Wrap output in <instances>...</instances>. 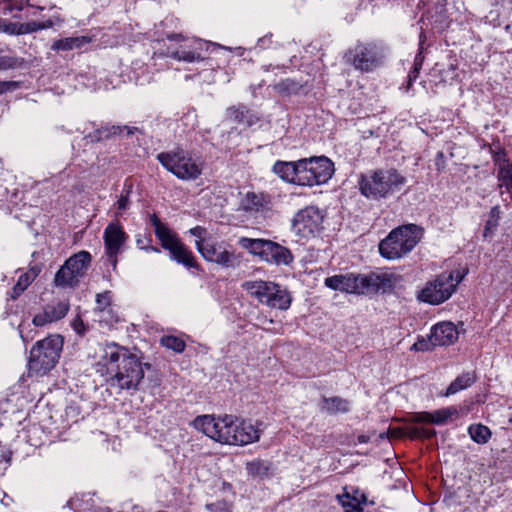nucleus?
<instances>
[{
  "label": "nucleus",
  "instance_id": "1",
  "mask_svg": "<svg viewBox=\"0 0 512 512\" xmlns=\"http://www.w3.org/2000/svg\"><path fill=\"white\" fill-rule=\"evenodd\" d=\"M262 425V422L253 424L233 415L218 418L213 415H201L193 421L196 430L214 441L240 446L258 441L263 432Z\"/></svg>",
  "mask_w": 512,
  "mask_h": 512
},
{
  "label": "nucleus",
  "instance_id": "2",
  "mask_svg": "<svg viewBox=\"0 0 512 512\" xmlns=\"http://www.w3.org/2000/svg\"><path fill=\"white\" fill-rule=\"evenodd\" d=\"M406 183V178L396 169H378L362 174L358 181L362 195L378 200L398 192Z\"/></svg>",
  "mask_w": 512,
  "mask_h": 512
},
{
  "label": "nucleus",
  "instance_id": "3",
  "mask_svg": "<svg viewBox=\"0 0 512 512\" xmlns=\"http://www.w3.org/2000/svg\"><path fill=\"white\" fill-rule=\"evenodd\" d=\"M63 337L52 334L35 343L30 351L29 374L43 376L57 364L63 348Z\"/></svg>",
  "mask_w": 512,
  "mask_h": 512
},
{
  "label": "nucleus",
  "instance_id": "4",
  "mask_svg": "<svg viewBox=\"0 0 512 512\" xmlns=\"http://www.w3.org/2000/svg\"><path fill=\"white\" fill-rule=\"evenodd\" d=\"M421 229L414 224L403 225L392 230L379 244V252L388 260L404 257L418 244Z\"/></svg>",
  "mask_w": 512,
  "mask_h": 512
},
{
  "label": "nucleus",
  "instance_id": "5",
  "mask_svg": "<svg viewBox=\"0 0 512 512\" xmlns=\"http://www.w3.org/2000/svg\"><path fill=\"white\" fill-rule=\"evenodd\" d=\"M157 160L180 180H196L202 174L203 162L183 149L161 152Z\"/></svg>",
  "mask_w": 512,
  "mask_h": 512
},
{
  "label": "nucleus",
  "instance_id": "6",
  "mask_svg": "<svg viewBox=\"0 0 512 512\" xmlns=\"http://www.w3.org/2000/svg\"><path fill=\"white\" fill-rule=\"evenodd\" d=\"M150 222L154 227L155 235L159 239L161 246L169 251L172 260L188 268L196 267V261L192 252L181 242L175 232L162 223L155 214L151 216Z\"/></svg>",
  "mask_w": 512,
  "mask_h": 512
},
{
  "label": "nucleus",
  "instance_id": "7",
  "mask_svg": "<svg viewBox=\"0 0 512 512\" xmlns=\"http://www.w3.org/2000/svg\"><path fill=\"white\" fill-rule=\"evenodd\" d=\"M297 185L313 187L327 183L334 174L333 162L325 156L299 159Z\"/></svg>",
  "mask_w": 512,
  "mask_h": 512
},
{
  "label": "nucleus",
  "instance_id": "8",
  "mask_svg": "<svg viewBox=\"0 0 512 512\" xmlns=\"http://www.w3.org/2000/svg\"><path fill=\"white\" fill-rule=\"evenodd\" d=\"M463 277L458 271L443 272L426 283L419 292L418 299L425 303L439 305L452 296Z\"/></svg>",
  "mask_w": 512,
  "mask_h": 512
},
{
  "label": "nucleus",
  "instance_id": "9",
  "mask_svg": "<svg viewBox=\"0 0 512 512\" xmlns=\"http://www.w3.org/2000/svg\"><path fill=\"white\" fill-rule=\"evenodd\" d=\"M243 288L261 303L271 308L287 310L291 304L289 292L280 285L265 281H246Z\"/></svg>",
  "mask_w": 512,
  "mask_h": 512
},
{
  "label": "nucleus",
  "instance_id": "10",
  "mask_svg": "<svg viewBox=\"0 0 512 512\" xmlns=\"http://www.w3.org/2000/svg\"><path fill=\"white\" fill-rule=\"evenodd\" d=\"M91 255L87 251H80L69 257L56 272L53 284L60 288H74L86 274L90 264Z\"/></svg>",
  "mask_w": 512,
  "mask_h": 512
},
{
  "label": "nucleus",
  "instance_id": "11",
  "mask_svg": "<svg viewBox=\"0 0 512 512\" xmlns=\"http://www.w3.org/2000/svg\"><path fill=\"white\" fill-rule=\"evenodd\" d=\"M324 214L316 206H306L295 213L291 231L300 239L315 238L323 229Z\"/></svg>",
  "mask_w": 512,
  "mask_h": 512
},
{
  "label": "nucleus",
  "instance_id": "12",
  "mask_svg": "<svg viewBox=\"0 0 512 512\" xmlns=\"http://www.w3.org/2000/svg\"><path fill=\"white\" fill-rule=\"evenodd\" d=\"M167 39L171 41L182 42L176 50L168 53V56L187 63L200 62L205 59V52L210 47H218L214 43L205 42L198 38H188L182 34H169Z\"/></svg>",
  "mask_w": 512,
  "mask_h": 512
},
{
  "label": "nucleus",
  "instance_id": "13",
  "mask_svg": "<svg viewBox=\"0 0 512 512\" xmlns=\"http://www.w3.org/2000/svg\"><path fill=\"white\" fill-rule=\"evenodd\" d=\"M196 248L200 255L208 262L215 263L224 268H232L239 264V257L229 245L224 242H218L214 238L210 240L196 241Z\"/></svg>",
  "mask_w": 512,
  "mask_h": 512
},
{
  "label": "nucleus",
  "instance_id": "14",
  "mask_svg": "<svg viewBox=\"0 0 512 512\" xmlns=\"http://www.w3.org/2000/svg\"><path fill=\"white\" fill-rule=\"evenodd\" d=\"M325 285L333 290L341 292L364 294L375 286L372 277L348 273L345 275H334L325 279Z\"/></svg>",
  "mask_w": 512,
  "mask_h": 512
},
{
  "label": "nucleus",
  "instance_id": "15",
  "mask_svg": "<svg viewBox=\"0 0 512 512\" xmlns=\"http://www.w3.org/2000/svg\"><path fill=\"white\" fill-rule=\"evenodd\" d=\"M70 309L68 299L52 300L47 303L42 311L35 314L32 323L36 327H43L63 319Z\"/></svg>",
  "mask_w": 512,
  "mask_h": 512
},
{
  "label": "nucleus",
  "instance_id": "16",
  "mask_svg": "<svg viewBox=\"0 0 512 512\" xmlns=\"http://www.w3.org/2000/svg\"><path fill=\"white\" fill-rule=\"evenodd\" d=\"M126 240L125 231L118 223H110L104 230V243L106 254L110 263L116 265V255Z\"/></svg>",
  "mask_w": 512,
  "mask_h": 512
},
{
  "label": "nucleus",
  "instance_id": "17",
  "mask_svg": "<svg viewBox=\"0 0 512 512\" xmlns=\"http://www.w3.org/2000/svg\"><path fill=\"white\" fill-rule=\"evenodd\" d=\"M381 55L375 44H360L355 49L353 65L356 69L368 72L376 67Z\"/></svg>",
  "mask_w": 512,
  "mask_h": 512
},
{
  "label": "nucleus",
  "instance_id": "18",
  "mask_svg": "<svg viewBox=\"0 0 512 512\" xmlns=\"http://www.w3.org/2000/svg\"><path fill=\"white\" fill-rule=\"evenodd\" d=\"M431 339L434 345L447 346L453 344L459 336L457 327L452 322H441L431 329Z\"/></svg>",
  "mask_w": 512,
  "mask_h": 512
},
{
  "label": "nucleus",
  "instance_id": "19",
  "mask_svg": "<svg viewBox=\"0 0 512 512\" xmlns=\"http://www.w3.org/2000/svg\"><path fill=\"white\" fill-rule=\"evenodd\" d=\"M458 414V410L454 406L445 407L433 412H419L411 417V421L415 423H433L442 425L447 422L449 418Z\"/></svg>",
  "mask_w": 512,
  "mask_h": 512
},
{
  "label": "nucleus",
  "instance_id": "20",
  "mask_svg": "<svg viewBox=\"0 0 512 512\" xmlns=\"http://www.w3.org/2000/svg\"><path fill=\"white\" fill-rule=\"evenodd\" d=\"M262 259L275 265H288L293 261V256L289 249L269 240Z\"/></svg>",
  "mask_w": 512,
  "mask_h": 512
},
{
  "label": "nucleus",
  "instance_id": "21",
  "mask_svg": "<svg viewBox=\"0 0 512 512\" xmlns=\"http://www.w3.org/2000/svg\"><path fill=\"white\" fill-rule=\"evenodd\" d=\"M241 206L247 212H265L271 209V198L264 193L247 192Z\"/></svg>",
  "mask_w": 512,
  "mask_h": 512
},
{
  "label": "nucleus",
  "instance_id": "22",
  "mask_svg": "<svg viewBox=\"0 0 512 512\" xmlns=\"http://www.w3.org/2000/svg\"><path fill=\"white\" fill-rule=\"evenodd\" d=\"M41 271V266L35 264L33 266H30L27 271L21 273V275L17 279V282L11 289V298L13 300L19 298L27 290V288L35 281V279L39 276Z\"/></svg>",
  "mask_w": 512,
  "mask_h": 512
},
{
  "label": "nucleus",
  "instance_id": "23",
  "mask_svg": "<svg viewBox=\"0 0 512 512\" xmlns=\"http://www.w3.org/2000/svg\"><path fill=\"white\" fill-rule=\"evenodd\" d=\"M299 160L297 161H281L274 163L272 171L284 182L297 185L299 177Z\"/></svg>",
  "mask_w": 512,
  "mask_h": 512
},
{
  "label": "nucleus",
  "instance_id": "24",
  "mask_svg": "<svg viewBox=\"0 0 512 512\" xmlns=\"http://www.w3.org/2000/svg\"><path fill=\"white\" fill-rule=\"evenodd\" d=\"M494 161L498 165L497 177L500 186H504L507 191H512V164L502 154H497Z\"/></svg>",
  "mask_w": 512,
  "mask_h": 512
},
{
  "label": "nucleus",
  "instance_id": "25",
  "mask_svg": "<svg viewBox=\"0 0 512 512\" xmlns=\"http://www.w3.org/2000/svg\"><path fill=\"white\" fill-rule=\"evenodd\" d=\"M63 22L64 19L59 14H55L46 21H30L21 23L20 32L23 34H31L41 30L53 28L55 25H61Z\"/></svg>",
  "mask_w": 512,
  "mask_h": 512
},
{
  "label": "nucleus",
  "instance_id": "26",
  "mask_svg": "<svg viewBox=\"0 0 512 512\" xmlns=\"http://www.w3.org/2000/svg\"><path fill=\"white\" fill-rule=\"evenodd\" d=\"M320 409L328 414L347 413L350 410V402L338 396L323 397Z\"/></svg>",
  "mask_w": 512,
  "mask_h": 512
},
{
  "label": "nucleus",
  "instance_id": "27",
  "mask_svg": "<svg viewBox=\"0 0 512 512\" xmlns=\"http://www.w3.org/2000/svg\"><path fill=\"white\" fill-rule=\"evenodd\" d=\"M226 117L229 121L238 124L251 126L255 122V117L244 105L233 106L227 109Z\"/></svg>",
  "mask_w": 512,
  "mask_h": 512
},
{
  "label": "nucleus",
  "instance_id": "28",
  "mask_svg": "<svg viewBox=\"0 0 512 512\" xmlns=\"http://www.w3.org/2000/svg\"><path fill=\"white\" fill-rule=\"evenodd\" d=\"M130 388L138 387L144 378V368L150 369V364H142L137 355L130 352Z\"/></svg>",
  "mask_w": 512,
  "mask_h": 512
},
{
  "label": "nucleus",
  "instance_id": "29",
  "mask_svg": "<svg viewBox=\"0 0 512 512\" xmlns=\"http://www.w3.org/2000/svg\"><path fill=\"white\" fill-rule=\"evenodd\" d=\"M476 381L475 374L472 372H465L459 375L455 380H453L448 386L443 396L449 397L458 393L461 390H464L470 387Z\"/></svg>",
  "mask_w": 512,
  "mask_h": 512
},
{
  "label": "nucleus",
  "instance_id": "30",
  "mask_svg": "<svg viewBox=\"0 0 512 512\" xmlns=\"http://www.w3.org/2000/svg\"><path fill=\"white\" fill-rule=\"evenodd\" d=\"M91 39L87 36H76V37H68L64 39L56 40L52 44V49L59 51H68L73 49H78L83 47L85 44L90 43Z\"/></svg>",
  "mask_w": 512,
  "mask_h": 512
},
{
  "label": "nucleus",
  "instance_id": "31",
  "mask_svg": "<svg viewBox=\"0 0 512 512\" xmlns=\"http://www.w3.org/2000/svg\"><path fill=\"white\" fill-rule=\"evenodd\" d=\"M269 240L265 239H253V238H247L242 237L239 239V245L248 250L250 253L254 255H258L261 258L264 255L266 244H268Z\"/></svg>",
  "mask_w": 512,
  "mask_h": 512
},
{
  "label": "nucleus",
  "instance_id": "32",
  "mask_svg": "<svg viewBox=\"0 0 512 512\" xmlns=\"http://www.w3.org/2000/svg\"><path fill=\"white\" fill-rule=\"evenodd\" d=\"M471 439L478 444H486L491 438V430L483 424H472L468 427Z\"/></svg>",
  "mask_w": 512,
  "mask_h": 512
},
{
  "label": "nucleus",
  "instance_id": "33",
  "mask_svg": "<svg viewBox=\"0 0 512 512\" xmlns=\"http://www.w3.org/2000/svg\"><path fill=\"white\" fill-rule=\"evenodd\" d=\"M122 133V128L120 126H104L93 133L87 135V139L90 142H98L101 140L109 139L112 136L119 135Z\"/></svg>",
  "mask_w": 512,
  "mask_h": 512
},
{
  "label": "nucleus",
  "instance_id": "34",
  "mask_svg": "<svg viewBox=\"0 0 512 512\" xmlns=\"http://www.w3.org/2000/svg\"><path fill=\"white\" fill-rule=\"evenodd\" d=\"M499 220H500V207L494 206L491 208V210L489 212L488 220L486 221V224L484 226L483 236L485 238L493 235L496 228L498 227Z\"/></svg>",
  "mask_w": 512,
  "mask_h": 512
},
{
  "label": "nucleus",
  "instance_id": "35",
  "mask_svg": "<svg viewBox=\"0 0 512 512\" xmlns=\"http://www.w3.org/2000/svg\"><path fill=\"white\" fill-rule=\"evenodd\" d=\"M247 473L254 477L266 476L270 470L268 462L257 459L246 464Z\"/></svg>",
  "mask_w": 512,
  "mask_h": 512
},
{
  "label": "nucleus",
  "instance_id": "36",
  "mask_svg": "<svg viewBox=\"0 0 512 512\" xmlns=\"http://www.w3.org/2000/svg\"><path fill=\"white\" fill-rule=\"evenodd\" d=\"M302 88V85L292 79H284L274 85L275 91L282 95L297 94Z\"/></svg>",
  "mask_w": 512,
  "mask_h": 512
},
{
  "label": "nucleus",
  "instance_id": "37",
  "mask_svg": "<svg viewBox=\"0 0 512 512\" xmlns=\"http://www.w3.org/2000/svg\"><path fill=\"white\" fill-rule=\"evenodd\" d=\"M160 344L176 353H182L185 350V341L177 336L165 335L160 339Z\"/></svg>",
  "mask_w": 512,
  "mask_h": 512
},
{
  "label": "nucleus",
  "instance_id": "38",
  "mask_svg": "<svg viewBox=\"0 0 512 512\" xmlns=\"http://www.w3.org/2000/svg\"><path fill=\"white\" fill-rule=\"evenodd\" d=\"M111 295L110 292L97 294L96 296V310L100 313V321L104 320V314L111 311Z\"/></svg>",
  "mask_w": 512,
  "mask_h": 512
},
{
  "label": "nucleus",
  "instance_id": "39",
  "mask_svg": "<svg viewBox=\"0 0 512 512\" xmlns=\"http://www.w3.org/2000/svg\"><path fill=\"white\" fill-rule=\"evenodd\" d=\"M423 56L422 53L419 52L414 59L413 69L409 72L408 78H407V85L406 90L408 91L410 87L412 86L413 82L418 78L419 73L422 69L423 64Z\"/></svg>",
  "mask_w": 512,
  "mask_h": 512
},
{
  "label": "nucleus",
  "instance_id": "40",
  "mask_svg": "<svg viewBox=\"0 0 512 512\" xmlns=\"http://www.w3.org/2000/svg\"><path fill=\"white\" fill-rule=\"evenodd\" d=\"M104 358L107 360L108 364L111 365V367H109L108 370L114 372V368L112 367V365L116 364L120 358V353L115 344L107 346Z\"/></svg>",
  "mask_w": 512,
  "mask_h": 512
},
{
  "label": "nucleus",
  "instance_id": "41",
  "mask_svg": "<svg viewBox=\"0 0 512 512\" xmlns=\"http://www.w3.org/2000/svg\"><path fill=\"white\" fill-rule=\"evenodd\" d=\"M232 503L225 500H218L213 503L206 504L209 512H232Z\"/></svg>",
  "mask_w": 512,
  "mask_h": 512
},
{
  "label": "nucleus",
  "instance_id": "42",
  "mask_svg": "<svg viewBox=\"0 0 512 512\" xmlns=\"http://www.w3.org/2000/svg\"><path fill=\"white\" fill-rule=\"evenodd\" d=\"M136 137L138 145L145 150L150 143L149 136L145 135L144 132L137 127H130V139Z\"/></svg>",
  "mask_w": 512,
  "mask_h": 512
},
{
  "label": "nucleus",
  "instance_id": "43",
  "mask_svg": "<svg viewBox=\"0 0 512 512\" xmlns=\"http://www.w3.org/2000/svg\"><path fill=\"white\" fill-rule=\"evenodd\" d=\"M435 346L436 345H434V343L431 339V334H430L428 336V339H424V338L418 339V341L412 345L411 350H413V351H429Z\"/></svg>",
  "mask_w": 512,
  "mask_h": 512
},
{
  "label": "nucleus",
  "instance_id": "44",
  "mask_svg": "<svg viewBox=\"0 0 512 512\" xmlns=\"http://www.w3.org/2000/svg\"><path fill=\"white\" fill-rule=\"evenodd\" d=\"M408 434L411 438H430L435 434L433 430H427L419 427H410Z\"/></svg>",
  "mask_w": 512,
  "mask_h": 512
},
{
  "label": "nucleus",
  "instance_id": "45",
  "mask_svg": "<svg viewBox=\"0 0 512 512\" xmlns=\"http://www.w3.org/2000/svg\"><path fill=\"white\" fill-rule=\"evenodd\" d=\"M25 7H33V5L30 3L29 0H11L7 5V8L10 11H22Z\"/></svg>",
  "mask_w": 512,
  "mask_h": 512
},
{
  "label": "nucleus",
  "instance_id": "46",
  "mask_svg": "<svg viewBox=\"0 0 512 512\" xmlns=\"http://www.w3.org/2000/svg\"><path fill=\"white\" fill-rule=\"evenodd\" d=\"M20 26L21 23H4L2 24L0 22V29L6 33L12 34V35H23V33L20 32Z\"/></svg>",
  "mask_w": 512,
  "mask_h": 512
},
{
  "label": "nucleus",
  "instance_id": "47",
  "mask_svg": "<svg viewBox=\"0 0 512 512\" xmlns=\"http://www.w3.org/2000/svg\"><path fill=\"white\" fill-rule=\"evenodd\" d=\"M17 59L11 56H0V70H7L17 66Z\"/></svg>",
  "mask_w": 512,
  "mask_h": 512
},
{
  "label": "nucleus",
  "instance_id": "48",
  "mask_svg": "<svg viewBox=\"0 0 512 512\" xmlns=\"http://www.w3.org/2000/svg\"><path fill=\"white\" fill-rule=\"evenodd\" d=\"M83 502L87 505L83 507V510L86 512H112L108 507L95 506L94 500L89 498L88 500H83Z\"/></svg>",
  "mask_w": 512,
  "mask_h": 512
},
{
  "label": "nucleus",
  "instance_id": "49",
  "mask_svg": "<svg viewBox=\"0 0 512 512\" xmlns=\"http://www.w3.org/2000/svg\"><path fill=\"white\" fill-rule=\"evenodd\" d=\"M189 233L197 238L196 241L210 240L212 237H207V230L202 226H195L189 230Z\"/></svg>",
  "mask_w": 512,
  "mask_h": 512
},
{
  "label": "nucleus",
  "instance_id": "50",
  "mask_svg": "<svg viewBox=\"0 0 512 512\" xmlns=\"http://www.w3.org/2000/svg\"><path fill=\"white\" fill-rule=\"evenodd\" d=\"M342 506L345 508V512H362V509L358 506V504H350L349 503V494L345 493L341 497Z\"/></svg>",
  "mask_w": 512,
  "mask_h": 512
},
{
  "label": "nucleus",
  "instance_id": "51",
  "mask_svg": "<svg viewBox=\"0 0 512 512\" xmlns=\"http://www.w3.org/2000/svg\"><path fill=\"white\" fill-rule=\"evenodd\" d=\"M18 87V83L14 81H2L0 82V95L10 91L14 90Z\"/></svg>",
  "mask_w": 512,
  "mask_h": 512
},
{
  "label": "nucleus",
  "instance_id": "52",
  "mask_svg": "<svg viewBox=\"0 0 512 512\" xmlns=\"http://www.w3.org/2000/svg\"><path fill=\"white\" fill-rule=\"evenodd\" d=\"M0 501L3 505L8 506L12 500L0 489Z\"/></svg>",
  "mask_w": 512,
  "mask_h": 512
},
{
  "label": "nucleus",
  "instance_id": "53",
  "mask_svg": "<svg viewBox=\"0 0 512 512\" xmlns=\"http://www.w3.org/2000/svg\"><path fill=\"white\" fill-rule=\"evenodd\" d=\"M115 377L116 379L118 380V382L120 383V385L123 387L124 385H128V382H123L122 381L124 380V375L119 372V371H116L115 373Z\"/></svg>",
  "mask_w": 512,
  "mask_h": 512
},
{
  "label": "nucleus",
  "instance_id": "54",
  "mask_svg": "<svg viewBox=\"0 0 512 512\" xmlns=\"http://www.w3.org/2000/svg\"><path fill=\"white\" fill-rule=\"evenodd\" d=\"M127 200H128L127 196H125V195L121 196V198L118 201V205H119V209L120 210L125 208Z\"/></svg>",
  "mask_w": 512,
  "mask_h": 512
},
{
  "label": "nucleus",
  "instance_id": "55",
  "mask_svg": "<svg viewBox=\"0 0 512 512\" xmlns=\"http://www.w3.org/2000/svg\"><path fill=\"white\" fill-rule=\"evenodd\" d=\"M391 434L393 437H400L402 435L401 430L399 428L392 429Z\"/></svg>",
  "mask_w": 512,
  "mask_h": 512
},
{
  "label": "nucleus",
  "instance_id": "56",
  "mask_svg": "<svg viewBox=\"0 0 512 512\" xmlns=\"http://www.w3.org/2000/svg\"><path fill=\"white\" fill-rule=\"evenodd\" d=\"M359 441H360L361 443H366V442L368 441V439H367V437H365V436H360V437H359Z\"/></svg>",
  "mask_w": 512,
  "mask_h": 512
},
{
  "label": "nucleus",
  "instance_id": "57",
  "mask_svg": "<svg viewBox=\"0 0 512 512\" xmlns=\"http://www.w3.org/2000/svg\"><path fill=\"white\" fill-rule=\"evenodd\" d=\"M137 244H138V246H139L141 249H146V246L141 245V240H140V239H138V240H137Z\"/></svg>",
  "mask_w": 512,
  "mask_h": 512
},
{
  "label": "nucleus",
  "instance_id": "58",
  "mask_svg": "<svg viewBox=\"0 0 512 512\" xmlns=\"http://www.w3.org/2000/svg\"><path fill=\"white\" fill-rule=\"evenodd\" d=\"M36 8H37L38 10H40V11H42V10L44 9V7H42V6H37Z\"/></svg>",
  "mask_w": 512,
  "mask_h": 512
},
{
  "label": "nucleus",
  "instance_id": "59",
  "mask_svg": "<svg viewBox=\"0 0 512 512\" xmlns=\"http://www.w3.org/2000/svg\"><path fill=\"white\" fill-rule=\"evenodd\" d=\"M151 250L155 251V252H159V249L158 248H153L151 247Z\"/></svg>",
  "mask_w": 512,
  "mask_h": 512
},
{
  "label": "nucleus",
  "instance_id": "60",
  "mask_svg": "<svg viewBox=\"0 0 512 512\" xmlns=\"http://www.w3.org/2000/svg\"><path fill=\"white\" fill-rule=\"evenodd\" d=\"M509 192H510V194H511V199H512V191H509Z\"/></svg>",
  "mask_w": 512,
  "mask_h": 512
}]
</instances>
